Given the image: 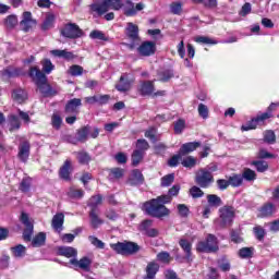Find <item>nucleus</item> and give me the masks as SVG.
Segmentation results:
<instances>
[{"label":"nucleus","instance_id":"nucleus-5","mask_svg":"<svg viewBox=\"0 0 279 279\" xmlns=\"http://www.w3.org/2000/svg\"><path fill=\"white\" fill-rule=\"evenodd\" d=\"M111 248H113L117 254H136V252L141 251V246L134 242H118L116 244H111Z\"/></svg>","mask_w":279,"mask_h":279},{"label":"nucleus","instance_id":"nucleus-29","mask_svg":"<svg viewBox=\"0 0 279 279\" xmlns=\"http://www.w3.org/2000/svg\"><path fill=\"white\" fill-rule=\"evenodd\" d=\"M74 154L76 155V159L80 162V165H88V162H90L92 160L90 155L84 150Z\"/></svg>","mask_w":279,"mask_h":279},{"label":"nucleus","instance_id":"nucleus-62","mask_svg":"<svg viewBox=\"0 0 279 279\" xmlns=\"http://www.w3.org/2000/svg\"><path fill=\"white\" fill-rule=\"evenodd\" d=\"M182 154L174 155L172 158L169 159L168 165L169 167H175L180 163V160H182Z\"/></svg>","mask_w":279,"mask_h":279},{"label":"nucleus","instance_id":"nucleus-60","mask_svg":"<svg viewBox=\"0 0 279 279\" xmlns=\"http://www.w3.org/2000/svg\"><path fill=\"white\" fill-rule=\"evenodd\" d=\"M186 125V122H184V120H179L174 123V132L177 134H182V132L184 131V128Z\"/></svg>","mask_w":279,"mask_h":279},{"label":"nucleus","instance_id":"nucleus-26","mask_svg":"<svg viewBox=\"0 0 279 279\" xmlns=\"http://www.w3.org/2000/svg\"><path fill=\"white\" fill-rule=\"evenodd\" d=\"M89 219H90V226L95 230H97V228H99V226L104 225V221L101 220V218H99V215H97V211H95V209L90 210Z\"/></svg>","mask_w":279,"mask_h":279},{"label":"nucleus","instance_id":"nucleus-24","mask_svg":"<svg viewBox=\"0 0 279 279\" xmlns=\"http://www.w3.org/2000/svg\"><path fill=\"white\" fill-rule=\"evenodd\" d=\"M197 147H199V143L197 142L185 143L181 146L180 154H182L183 156H186V154H191V151H195Z\"/></svg>","mask_w":279,"mask_h":279},{"label":"nucleus","instance_id":"nucleus-36","mask_svg":"<svg viewBox=\"0 0 279 279\" xmlns=\"http://www.w3.org/2000/svg\"><path fill=\"white\" fill-rule=\"evenodd\" d=\"M243 180H246V182H254L256 180V172L250 168L244 169L242 172Z\"/></svg>","mask_w":279,"mask_h":279},{"label":"nucleus","instance_id":"nucleus-3","mask_svg":"<svg viewBox=\"0 0 279 279\" xmlns=\"http://www.w3.org/2000/svg\"><path fill=\"white\" fill-rule=\"evenodd\" d=\"M29 76L35 82L41 95H45V97L51 95V87L47 84V75H45V73H43L37 66L31 68Z\"/></svg>","mask_w":279,"mask_h":279},{"label":"nucleus","instance_id":"nucleus-48","mask_svg":"<svg viewBox=\"0 0 279 279\" xmlns=\"http://www.w3.org/2000/svg\"><path fill=\"white\" fill-rule=\"evenodd\" d=\"M88 241L94 245V247H98V250H104V247H106V244L95 235H89Z\"/></svg>","mask_w":279,"mask_h":279},{"label":"nucleus","instance_id":"nucleus-25","mask_svg":"<svg viewBox=\"0 0 279 279\" xmlns=\"http://www.w3.org/2000/svg\"><path fill=\"white\" fill-rule=\"evenodd\" d=\"M50 53L52 56H54L56 58H63L64 60H73V58H75V56L73 54V52L71 51H66V50H51Z\"/></svg>","mask_w":279,"mask_h":279},{"label":"nucleus","instance_id":"nucleus-22","mask_svg":"<svg viewBox=\"0 0 279 279\" xmlns=\"http://www.w3.org/2000/svg\"><path fill=\"white\" fill-rule=\"evenodd\" d=\"M180 247L183 250L186 258H191L192 250H193V242L187 239H181L179 241Z\"/></svg>","mask_w":279,"mask_h":279},{"label":"nucleus","instance_id":"nucleus-2","mask_svg":"<svg viewBox=\"0 0 279 279\" xmlns=\"http://www.w3.org/2000/svg\"><path fill=\"white\" fill-rule=\"evenodd\" d=\"M121 9H123L125 16H135L136 14V8L132 0H125L124 3L121 0H100L90 5L92 12H95L98 16L106 14L108 10L119 11Z\"/></svg>","mask_w":279,"mask_h":279},{"label":"nucleus","instance_id":"nucleus-28","mask_svg":"<svg viewBox=\"0 0 279 279\" xmlns=\"http://www.w3.org/2000/svg\"><path fill=\"white\" fill-rule=\"evenodd\" d=\"M70 199H82L84 197V190L77 187H70L68 191Z\"/></svg>","mask_w":279,"mask_h":279},{"label":"nucleus","instance_id":"nucleus-63","mask_svg":"<svg viewBox=\"0 0 279 279\" xmlns=\"http://www.w3.org/2000/svg\"><path fill=\"white\" fill-rule=\"evenodd\" d=\"M198 114L202 119H206L208 117V107L204 104L198 105Z\"/></svg>","mask_w":279,"mask_h":279},{"label":"nucleus","instance_id":"nucleus-16","mask_svg":"<svg viewBox=\"0 0 279 279\" xmlns=\"http://www.w3.org/2000/svg\"><path fill=\"white\" fill-rule=\"evenodd\" d=\"M17 156L22 162H27V158H29V142H23L20 144Z\"/></svg>","mask_w":279,"mask_h":279},{"label":"nucleus","instance_id":"nucleus-35","mask_svg":"<svg viewBox=\"0 0 279 279\" xmlns=\"http://www.w3.org/2000/svg\"><path fill=\"white\" fill-rule=\"evenodd\" d=\"M229 184L234 187L241 186V184H243V175L232 174L231 177H229Z\"/></svg>","mask_w":279,"mask_h":279},{"label":"nucleus","instance_id":"nucleus-41","mask_svg":"<svg viewBox=\"0 0 279 279\" xmlns=\"http://www.w3.org/2000/svg\"><path fill=\"white\" fill-rule=\"evenodd\" d=\"M51 125L54 130H60L62 128V117L59 113H53L51 117Z\"/></svg>","mask_w":279,"mask_h":279},{"label":"nucleus","instance_id":"nucleus-31","mask_svg":"<svg viewBox=\"0 0 279 279\" xmlns=\"http://www.w3.org/2000/svg\"><path fill=\"white\" fill-rule=\"evenodd\" d=\"M11 252L15 258H23L27 252V248L23 244H19L12 247Z\"/></svg>","mask_w":279,"mask_h":279},{"label":"nucleus","instance_id":"nucleus-40","mask_svg":"<svg viewBox=\"0 0 279 279\" xmlns=\"http://www.w3.org/2000/svg\"><path fill=\"white\" fill-rule=\"evenodd\" d=\"M10 123V132H14V130H19L21 128V120H19V117L11 116L9 119Z\"/></svg>","mask_w":279,"mask_h":279},{"label":"nucleus","instance_id":"nucleus-33","mask_svg":"<svg viewBox=\"0 0 279 279\" xmlns=\"http://www.w3.org/2000/svg\"><path fill=\"white\" fill-rule=\"evenodd\" d=\"M102 202L104 197H101V195H96L89 199L88 206L92 208V210L97 211V206H101Z\"/></svg>","mask_w":279,"mask_h":279},{"label":"nucleus","instance_id":"nucleus-9","mask_svg":"<svg viewBox=\"0 0 279 279\" xmlns=\"http://www.w3.org/2000/svg\"><path fill=\"white\" fill-rule=\"evenodd\" d=\"M70 265H73V267H77V269H82L83 271H90V265H93V258L88 256H84L81 259L72 258L70 259Z\"/></svg>","mask_w":279,"mask_h":279},{"label":"nucleus","instance_id":"nucleus-54","mask_svg":"<svg viewBox=\"0 0 279 279\" xmlns=\"http://www.w3.org/2000/svg\"><path fill=\"white\" fill-rule=\"evenodd\" d=\"M195 43H201L202 45H217V41H215L210 37H206V36L195 37Z\"/></svg>","mask_w":279,"mask_h":279},{"label":"nucleus","instance_id":"nucleus-43","mask_svg":"<svg viewBox=\"0 0 279 279\" xmlns=\"http://www.w3.org/2000/svg\"><path fill=\"white\" fill-rule=\"evenodd\" d=\"M131 180L133 184L143 183V172H141V170H133L131 174Z\"/></svg>","mask_w":279,"mask_h":279},{"label":"nucleus","instance_id":"nucleus-55","mask_svg":"<svg viewBox=\"0 0 279 279\" xmlns=\"http://www.w3.org/2000/svg\"><path fill=\"white\" fill-rule=\"evenodd\" d=\"M264 141L269 143V145H274L276 143V133L274 131H266L264 133Z\"/></svg>","mask_w":279,"mask_h":279},{"label":"nucleus","instance_id":"nucleus-7","mask_svg":"<svg viewBox=\"0 0 279 279\" xmlns=\"http://www.w3.org/2000/svg\"><path fill=\"white\" fill-rule=\"evenodd\" d=\"M220 221L221 226H231L234 221V207L225 206L220 208Z\"/></svg>","mask_w":279,"mask_h":279},{"label":"nucleus","instance_id":"nucleus-42","mask_svg":"<svg viewBox=\"0 0 279 279\" xmlns=\"http://www.w3.org/2000/svg\"><path fill=\"white\" fill-rule=\"evenodd\" d=\"M41 65L44 73H46L47 75H49V73H51L53 69H56V65H53V63L49 59H45L44 61H41Z\"/></svg>","mask_w":279,"mask_h":279},{"label":"nucleus","instance_id":"nucleus-14","mask_svg":"<svg viewBox=\"0 0 279 279\" xmlns=\"http://www.w3.org/2000/svg\"><path fill=\"white\" fill-rule=\"evenodd\" d=\"M51 226L56 232H61L64 226V214L59 213L52 217Z\"/></svg>","mask_w":279,"mask_h":279},{"label":"nucleus","instance_id":"nucleus-47","mask_svg":"<svg viewBox=\"0 0 279 279\" xmlns=\"http://www.w3.org/2000/svg\"><path fill=\"white\" fill-rule=\"evenodd\" d=\"M181 163L186 169H193V167H195V165H197V159L190 156V157H186L185 159H183Z\"/></svg>","mask_w":279,"mask_h":279},{"label":"nucleus","instance_id":"nucleus-6","mask_svg":"<svg viewBox=\"0 0 279 279\" xmlns=\"http://www.w3.org/2000/svg\"><path fill=\"white\" fill-rule=\"evenodd\" d=\"M213 173L208 169H201L196 173V183H198L202 189H206L213 184Z\"/></svg>","mask_w":279,"mask_h":279},{"label":"nucleus","instance_id":"nucleus-59","mask_svg":"<svg viewBox=\"0 0 279 279\" xmlns=\"http://www.w3.org/2000/svg\"><path fill=\"white\" fill-rule=\"evenodd\" d=\"M123 173H125V171H124L123 169H121V168H112V169L110 170V175H111L112 178H116V180L121 179V177L123 175Z\"/></svg>","mask_w":279,"mask_h":279},{"label":"nucleus","instance_id":"nucleus-53","mask_svg":"<svg viewBox=\"0 0 279 279\" xmlns=\"http://www.w3.org/2000/svg\"><path fill=\"white\" fill-rule=\"evenodd\" d=\"M89 38H92L93 40H108L104 32L101 31H93L89 34Z\"/></svg>","mask_w":279,"mask_h":279},{"label":"nucleus","instance_id":"nucleus-20","mask_svg":"<svg viewBox=\"0 0 279 279\" xmlns=\"http://www.w3.org/2000/svg\"><path fill=\"white\" fill-rule=\"evenodd\" d=\"M160 266L156 262L148 263L146 267V277L145 279H154L158 274Z\"/></svg>","mask_w":279,"mask_h":279},{"label":"nucleus","instance_id":"nucleus-51","mask_svg":"<svg viewBox=\"0 0 279 279\" xmlns=\"http://www.w3.org/2000/svg\"><path fill=\"white\" fill-rule=\"evenodd\" d=\"M16 25H19L16 15H9L5 20V26L9 27V29H12V27H16Z\"/></svg>","mask_w":279,"mask_h":279},{"label":"nucleus","instance_id":"nucleus-45","mask_svg":"<svg viewBox=\"0 0 279 279\" xmlns=\"http://www.w3.org/2000/svg\"><path fill=\"white\" fill-rule=\"evenodd\" d=\"M170 12L180 16V14H182V2L177 1L170 3Z\"/></svg>","mask_w":279,"mask_h":279},{"label":"nucleus","instance_id":"nucleus-1","mask_svg":"<svg viewBox=\"0 0 279 279\" xmlns=\"http://www.w3.org/2000/svg\"><path fill=\"white\" fill-rule=\"evenodd\" d=\"M178 193H180V185H173L169 190V195L159 196L146 202L143 205V210H145V213L150 217H157V219L168 217L170 211L165 204H169V202H171V197L178 196Z\"/></svg>","mask_w":279,"mask_h":279},{"label":"nucleus","instance_id":"nucleus-27","mask_svg":"<svg viewBox=\"0 0 279 279\" xmlns=\"http://www.w3.org/2000/svg\"><path fill=\"white\" fill-rule=\"evenodd\" d=\"M45 241H47V234H45V232H39L34 236L32 245L33 247H43V245H45Z\"/></svg>","mask_w":279,"mask_h":279},{"label":"nucleus","instance_id":"nucleus-15","mask_svg":"<svg viewBox=\"0 0 279 279\" xmlns=\"http://www.w3.org/2000/svg\"><path fill=\"white\" fill-rule=\"evenodd\" d=\"M82 106V99L73 98L65 105V112L66 114H73L77 112V109Z\"/></svg>","mask_w":279,"mask_h":279},{"label":"nucleus","instance_id":"nucleus-56","mask_svg":"<svg viewBox=\"0 0 279 279\" xmlns=\"http://www.w3.org/2000/svg\"><path fill=\"white\" fill-rule=\"evenodd\" d=\"M69 73L74 77H78L84 73V68H82L81 65H72L69 70Z\"/></svg>","mask_w":279,"mask_h":279},{"label":"nucleus","instance_id":"nucleus-12","mask_svg":"<svg viewBox=\"0 0 279 279\" xmlns=\"http://www.w3.org/2000/svg\"><path fill=\"white\" fill-rule=\"evenodd\" d=\"M21 27L24 32H29L32 27H36V20H33L32 12L26 11L23 13V19L21 21Z\"/></svg>","mask_w":279,"mask_h":279},{"label":"nucleus","instance_id":"nucleus-61","mask_svg":"<svg viewBox=\"0 0 279 279\" xmlns=\"http://www.w3.org/2000/svg\"><path fill=\"white\" fill-rule=\"evenodd\" d=\"M177 208L180 217H189V207L186 205L179 204Z\"/></svg>","mask_w":279,"mask_h":279},{"label":"nucleus","instance_id":"nucleus-4","mask_svg":"<svg viewBox=\"0 0 279 279\" xmlns=\"http://www.w3.org/2000/svg\"><path fill=\"white\" fill-rule=\"evenodd\" d=\"M197 252H204L210 254L219 250V242L217 238L213 234H208L205 241H199L196 245Z\"/></svg>","mask_w":279,"mask_h":279},{"label":"nucleus","instance_id":"nucleus-52","mask_svg":"<svg viewBox=\"0 0 279 279\" xmlns=\"http://www.w3.org/2000/svg\"><path fill=\"white\" fill-rule=\"evenodd\" d=\"M175 180V174H167L163 178H161V186H171L173 184V181Z\"/></svg>","mask_w":279,"mask_h":279},{"label":"nucleus","instance_id":"nucleus-44","mask_svg":"<svg viewBox=\"0 0 279 279\" xmlns=\"http://www.w3.org/2000/svg\"><path fill=\"white\" fill-rule=\"evenodd\" d=\"M258 126L257 118L252 119L247 124L242 125V132H250V130H256Z\"/></svg>","mask_w":279,"mask_h":279},{"label":"nucleus","instance_id":"nucleus-17","mask_svg":"<svg viewBox=\"0 0 279 279\" xmlns=\"http://www.w3.org/2000/svg\"><path fill=\"white\" fill-rule=\"evenodd\" d=\"M131 87L132 81L125 77V75H122L119 83L116 85L117 90H119L120 93H128Z\"/></svg>","mask_w":279,"mask_h":279},{"label":"nucleus","instance_id":"nucleus-58","mask_svg":"<svg viewBox=\"0 0 279 279\" xmlns=\"http://www.w3.org/2000/svg\"><path fill=\"white\" fill-rule=\"evenodd\" d=\"M29 186H32V179L25 178L20 183V190H22L23 193H27L29 191Z\"/></svg>","mask_w":279,"mask_h":279},{"label":"nucleus","instance_id":"nucleus-23","mask_svg":"<svg viewBox=\"0 0 279 279\" xmlns=\"http://www.w3.org/2000/svg\"><path fill=\"white\" fill-rule=\"evenodd\" d=\"M138 90L141 95H151L154 93V82L145 81L140 84Z\"/></svg>","mask_w":279,"mask_h":279},{"label":"nucleus","instance_id":"nucleus-11","mask_svg":"<svg viewBox=\"0 0 279 279\" xmlns=\"http://www.w3.org/2000/svg\"><path fill=\"white\" fill-rule=\"evenodd\" d=\"M61 34L65 38H80L82 36V29H80L78 25L68 24L61 31Z\"/></svg>","mask_w":279,"mask_h":279},{"label":"nucleus","instance_id":"nucleus-64","mask_svg":"<svg viewBox=\"0 0 279 279\" xmlns=\"http://www.w3.org/2000/svg\"><path fill=\"white\" fill-rule=\"evenodd\" d=\"M190 194L192 197L197 198V197H203L204 192L202 191V189L197 187V186H193L190 190Z\"/></svg>","mask_w":279,"mask_h":279},{"label":"nucleus","instance_id":"nucleus-46","mask_svg":"<svg viewBox=\"0 0 279 279\" xmlns=\"http://www.w3.org/2000/svg\"><path fill=\"white\" fill-rule=\"evenodd\" d=\"M149 149V143H147V141L145 140H137L136 143V151H142L143 154H145V151H147Z\"/></svg>","mask_w":279,"mask_h":279},{"label":"nucleus","instance_id":"nucleus-49","mask_svg":"<svg viewBox=\"0 0 279 279\" xmlns=\"http://www.w3.org/2000/svg\"><path fill=\"white\" fill-rule=\"evenodd\" d=\"M77 232H82V229H77L75 234L65 233L61 235V241L63 243H73L75 241V236H77Z\"/></svg>","mask_w":279,"mask_h":279},{"label":"nucleus","instance_id":"nucleus-32","mask_svg":"<svg viewBox=\"0 0 279 279\" xmlns=\"http://www.w3.org/2000/svg\"><path fill=\"white\" fill-rule=\"evenodd\" d=\"M274 204H266L264 207L260 208L258 217H269L270 215H274Z\"/></svg>","mask_w":279,"mask_h":279},{"label":"nucleus","instance_id":"nucleus-18","mask_svg":"<svg viewBox=\"0 0 279 279\" xmlns=\"http://www.w3.org/2000/svg\"><path fill=\"white\" fill-rule=\"evenodd\" d=\"M71 167H73V162L71 159H66L60 169V178L62 180H71Z\"/></svg>","mask_w":279,"mask_h":279},{"label":"nucleus","instance_id":"nucleus-34","mask_svg":"<svg viewBox=\"0 0 279 279\" xmlns=\"http://www.w3.org/2000/svg\"><path fill=\"white\" fill-rule=\"evenodd\" d=\"M207 202L211 208H219V206H221V198L215 194H209L207 196Z\"/></svg>","mask_w":279,"mask_h":279},{"label":"nucleus","instance_id":"nucleus-19","mask_svg":"<svg viewBox=\"0 0 279 279\" xmlns=\"http://www.w3.org/2000/svg\"><path fill=\"white\" fill-rule=\"evenodd\" d=\"M126 36L130 40H140L138 38V25H135L132 22L126 24Z\"/></svg>","mask_w":279,"mask_h":279},{"label":"nucleus","instance_id":"nucleus-39","mask_svg":"<svg viewBox=\"0 0 279 279\" xmlns=\"http://www.w3.org/2000/svg\"><path fill=\"white\" fill-rule=\"evenodd\" d=\"M240 258H252L254 256V247H242L239 251Z\"/></svg>","mask_w":279,"mask_h":279},{"label":"nucleus","instance_id":"nucleus-13","mask_svg":"<svg viewBox=\"0 0 279 279\" xmlns=\"http://www.w3.org/2000/svg\"><path fill=\"white\" fill-rule=\"evenodd\" d=\"M59 256H65V258H77V248L73 246H59Z\"/></svg>","mask_w":279,"mask_h":279},{"label":"nucleus","instance_id":"nucleus-50","mask_svg":"<svg viewBox=\"0 0 279 279\" xmlns=\"http://www.w3.org/2000/svg\"><path fill=\"white\" fill-rule=\"evenodd\" d=\"M253 232L258 241H263L265 239V229L260 226H256L253 228Z\"/></svg>","mask_w":279,"mask_h":279},{"label":"nucleus","instance_id":"nucleus-57","mask_svg":"<svg viewBox=\"0 0 279 279\" xmlns=\"http://www.w3.org/2000/svg\"><path fill=\"white\" fill-rule=\"evenodd\" d=\"M88 132H90V128L84 126L81 130H78L77 138L78 141H86L88 138Z\"/></svg>","mask_w":279,"mask_h":279},{"label":"nucleus","instance_id":"nucleus-8","mask_svg":"<svg viewBox=\"0 0 279 279\" xmlns=\"http://www.w3.org/2000/svg\"><path fill=\"white\" fill-rule=\"evenodd\" d=\"M21 221L25 226V230L23 232L24 241H32V235L34 234V225L29 221V216L27 214L22 213Z\"/></svg>","mask_w":279,"mask_h":279},{"label":"nucleus","instance_id":"nucleus-38","mask_svg":"<svg viewBox=\"0 0 279 279\" xmlns=\"http://www.w3.org/2000/svg\"><path fill=\"white\" fill-rule=\"evenodd\" d=\"M145 156V153L141 150H134L132 154V165L133 167H137V165H141V160H143V157Z\"/></svg>","mask_w":279,"mask_h":279},{"label":"nucleus","instance_id":"nucleus-37","mask_svg":"<svg viewBox=\"0 0 279 279\" xmlns=\"http://www.w3.org/2000/svg\"><path fill=\"white\" fill-rule=\"evenodd\" d=\"M252 165L257 169L259 173H265L269 169V163L263 160L253 161Z\"/></svg>","mask_w":279,"mask_h":279},{"label":"nucleus","instance_id":"nucleus-10","mask_svg":"<svg viewBox=\"0 0 279 279\" xmlns=\"http://www.w3.org/2000/svg\"><path fill=\"white\" fill-rule=\"evenodd\" d=\"M137 53L145 58L154 56L156 53V43L154 41H144L137 48Z\"/></svg>","mask_w":279,"mask_h":279},{"label":"nucleus","instance_id":"nucleus-30","mask_svg":"<svg viewBox=\"0 0 279 279\" xmlns=\"http://www.w3.org/2000/svg\"><path fill=\"white\" fill-rule=\"evenodd\" d=\"M54 21H56V15L48 13L41 25V29H44V32H47V29H51V27H53Z\"/></svg>","mask_w":279,"mask_h":279},{"label":"nucleus","instance_id":"nucleus-21","mask_svg":"<svg viewBox=\"0 0 279 279\" xmlns=\"http://www.w3.org/2000/svg\"><path fill=\"white\" fill-rule=\"evenodd\" d=\"M12 99L16 101V104H23L27 101V92L22 88L14 89L12 93Z\"/></svg>","mask_w":279,"mask_h":279}]
</instances>
